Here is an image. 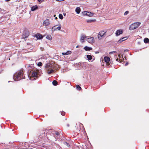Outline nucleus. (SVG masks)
Wrapping results in <instances>:
<instances>
[{
	"instance_id": "f257e3e1",
	"label": "nucleus",
	"mask_w": 149,
	"mask_h": 149,
	"mask_svg": "<svg viewBox=\"0 0 149 149\" xmlns=\"http://www.w3.org/2000/svg\"><path fill=\"white\" fill-rule=\"evenodd\" d=\"M25 68L27 69L29 74L31 73V76L34 77H37L38 75L37 69L36 68L30 65L29 64H27L25 65Z\"/></svg>"
},
{
	"instance_id": "f03ea898",
	"label": "nucleus",
	"mask_w": 149,
	"mask_h": 149,
	"mask_svg": "<svg viewBox=\"0 0 149 149\" xmlns=\"http://www.w3.org/2000/svg\"><path fill=\"white\" fill-rule=\"evenodd\" d=\"M24 70L22 69L17 71L13 76V79L15 81H18L22 79L25 78L24 75Z\"/></svg>"
},
{
	"instance_id": "7ed1b4c3",
	"label": "nucleus",
	"mask_w": 149,
	"mask_h": 149,
	"mask_svg": "<svg viewBox=\"0 0 149 149\" xmlns=\"http://www.w3.org/2000/svg\"><path fill=\"white\" fill-rule=\"evenodd\" d=\"M141 24V23L139 22H137L132 23L129 27V30H132L137 28Z\"/></svg>"
},
{
	"instance_id": "20e7f679",
	"label": "nucleus",
	"mask_w": 149,
	"mask_h": 149,
	"mask_svg": "<svg viewBox=\"0 0 149 149\" xmlns=\"http://www.w3.org/2000/svg\"><path fill=\"white\" fill-rule=\"evenodd\" d=\"M106 31H100L98 35V38L100 40L102 37H104L106 36Z\"/></svg>"
},
{
	"instance_id": "39448f33",
	"label": "nucleus",
	"mask_w": 149,
	"mask_h": 149,
	"mask_svg": "<svg viewBox=\"0 0 149 149\" xmlns=\"http://www.w3.org/2000/svg\"><path fill=\"white\" fill-rule=\"evenodd\" d=\"M54 65H52V64L47 63L45 65L46 70L47 71H48L49 70L54 68Z\"/></svg>"
},
{
	"instance_id": "423d86ee",
	"label": "nucleus",
	"mask_w": 149,
	"mask_h": 149,
	"mask_svg": "<svg viewBox=\"0 0 149 149\" xmlns=\"http://www.w3.org/2000/svg\"><path fill=\"white\" fill-rule=\"evenodd\" d=\"M82 13L84 15H86L89 17L93 16L94 14L90 12H87L86 11H84Z\"/></svg>"
},
{
	"instance_id": "0eeeda50",
	"label": "nucleus",
	"mask_w": 149,
	"mask_h": 149,
	"mask_svg": "<svg viewBox=\"0 0 149 149\" xmlns=\"http://www.w3.org/2000/svg\"><path fill=\"white\" fill-rule=\"evenodd\" d=\"M58 27H55L56 26H54L52 27V32H53L55 31L58 30H60L61 28V25L60 24H59L58 25Z\"/></svg>"
},
{
	"instance_id": "6e6552de",
	"label": "nucleus",
	"mask_w": 149,
	"mask_h": 149,
	"mask_svg": "<svg viewBox=\"0 0 149 149\" xmlns=\"http://www.w3.org/2000/svg\"><path fill=\"white\" fill-rule=\"evenodd\" d=\"M53 136L56 139L55 141H56V139L60 138V135L58 132L57 131H55V133L53 134Z\"/></svg>"
},
{
	"instance_id": "1a4fd4ad",
	"label": "nucleus",
	"mask_w": 149,
	"mask_h": 149,
	"mask_svg": "<svg viewBox=\"0 0 149 149\" xmlns=\"http://www.w3.org/2000/svg\"><path fill=\"white\" fill-rule=\"evenodd\" d=\"M104 59L107 65H110L109 62L110 61V58L108 56H105L104 58Z\"/></svg>"
},
{
	"instance_id": "9d476101",
	"label": "nucleus",
	"mask_w": 149,
	"mask_h": 149,
	"mask_svg": "<svg viewBox=\"0 0 149 149\" xmlns=\"http://www.w3.org/2000/svg\"><path fill=\"white\" fill-rule=\"evenodd\" d=\"M86 37V36L83 34H81V35L80 41L81 42L83 43L84 42V39Z\"/></svg>"
},
{
	"instance_id": "9b49d317",
	"label": "nucleus",
	"mask_w": 149,
	"mask_h": 149,
	"mask_svg": "<svg viewBox=\"0 0 149 149\" xmlns=\"http://www.w3.org/2000/svg\"><path fill=\"white\" fill-rule=\"evenodd\" d=\"M123 31L121 29L117 30L116 32V36H118L122 34L123 33Z\"/></svg>"
},
{
	"instance_id": "f8f14e48",
	"label": "nucleus",
	"mask_w": 149,
	"mask_h": 149,
	"mask_svg": "<svg viewBox=\"0 0 149 149\" xmlns=\"http://www.w3.org/2000/svg\"><path fill=\"white\" fill-rule=\"evenodd\" d=\"M87 41L89 43H93L94 42V38L93 37H91V38H88L87 39Z\"/></svg>"
},
{
	"instance_id": "ddd939ff",
	"label": "nucleus",
	"mask_w": 149,
	"mask_h": 149,
	"mask_svg": "<svg viewBox=\"0 0 149 149\" xmlns=\"http://www.w3.org/2000/svg\"><path fill=\"white\" fill-rule=\"evenodd\" d=\"M50 24V22L48 19H47L43 22V25L45 26H48Z\"/></svg>"
},
{
	"instance_id": "4468645a",
	"label": "nucleus",
	"mask_w": 149,
	"mask_h": 149,
	"mask_svg": "<svg viewBox=\"0 0 149 149\" xmlns=\"http://www.w3.org/2000/svg\"><path fill=\"white\" fill-rule=\"evenodd\" d=\"M84 49L86 51H88L92 50V48L91 47H89L88 46H85L84 47Z\"/></svg>"
},
{
	"instance_id": "2eb2a0df",
	"label": "nucleus",
	"mask_w": 149,
	"mask_h": 149,
	"mask_svg": "<svg viewBox=\"0 0 149 149\" xmlns=\"http://www.w3.org/2000/svg\"><path fill=\"white\" fill-rule=\"evenodd\" d=\"M36 37L38 39H41L43 38L42 36L40 34H38L37 35H36Z\"/></svg>"
},
{
	"instance_id": "dca6fc26",
	"label": "nucleus",
	"mask_w": 149,
	"mask_h": 149,
	"mask_svg": "<svg viewBox=\"0 0 149 149\" xmlns=\"http://www.w3.org/2000/svg\"><path fill=\"white\" fill-rule=\"evenodd\" d=\"M38 8V6L37 5H35L34 6L32 7L31 8V10L32 11H34L37 9Z\"/></svg>"
},
{
	"instance_id": "f3484780",
	"label": "nucleus",
	"mask_w": 149,
	"mask_h": 149,
	"mask_svg": "<svg viewBox=\"0 0 149 149\" xmlns=\"http://www.w3.org/2000/svg\"><path fill=\"white\" fill-rule=\"evenodd\" d=\"M75 11L77 14H79L81 11L80 8L78 7L76 8L75 9Z\"/></svg>"
},
{
	"instance_id": "a211bd4d",
	"label": "nucleus",
	"mask_w": 149,
	"mask_h": 149,
	"mask_svg": "<svg viewBox=\"0 0 149 149\" xmlns=\"http://www.w3.org/2000/svg\"><path fill=\"white\" fill-rule=\"evenodd\" d=\"M29 35L28 33H26L25 34H23L22 36V38H27Z\"/></svg>"
},
{
	"instance_id": "6ab92c4d",
	"label": "nucleus",
	"mask_w": 149,
	"mask_h": 149,
	"mask_svg": "<svg viewBox=\"0 0 149 149\" xmlns=\"http://www.w3.org/2000/svg\"><path fill=\"white\" fill-rule=\"evenodd\" d=\"M86 56L88 58V60L89 61H90L92 59V56L91 55H87Z\"/></svg>"
},
{
	"instance_id": "aec40b11",
	"label": "nucleus",
	"mask_w": 149,
	"mask_h": 149,
	"mask_svg": "<svg viewBox=\"0 0 149 149\" xmlns=\"http://www.w3.org/2000/svg\"><path fill=\"white\" fill-rule=\"evenodd\" d=\"M144 42L145 43H148L149 42V39L147 38H145L144 39Z\"/></svg>"
},
{
	"instance_id": "412c9836",
	"label": "nucleus",
	"mask_w": 149,
	"mask_h": 149,
	"mask_svg": "<svg viewBox=\"0 0 149 149\" xmlns=\"http://www.w3.org/2000/svg\"><path fill=\"white\" fill-rule=\"evenodd\" d=\"M95 21V19H88L86 21V22L87 23H91Z\"/></svg>"
},
{
	"instance_id": "4be33fe9",
	"label": "nucleus",
	"mask_w": 149,
	"mask_h": 149,
	"mask_svg": "<svg viewBox=\"0 0 149 149\" xmlns=\"http://www.w3.org/2000/svg\"><path fill=\"white\" fill-rule=\"evenodd\" d=\"M53 84L55 86H56L58 84V82L56 80H54L52 82Z\"/></svg>"
},
{
	"instance_id": "5701e85b",
	"label": "nucleus",
	"mask_w": 149,
	"mask_h": 149,
	"mask_svg": "<svg viewBox=\"0 0 149 149\" xmlns=\"http://www.w3.org/2000/svg\"><path fill=\"white\" fill-rule=\"evenodd\" d=\"M54 70L53 69H52L51 70H50V71H48L47 72V73L48 74H50L53 72H54Z\"/></svg>"
},
{
	"instance_id": "b1692460",
	"label": "nucleus",
	"mask_w": 149,
	"mask_h": 149,
	"mask_svg": "<svg viewBox=\"0 0 149 149\" xmlns=\"http://www.w3.org/2000/svg\"><path fill=\"white\" fill-rule=\"evenodd\" d=\"M76 88L79 91H80L81 89V87L79 86V85H77L76 86Z\"/></svg>"
},
{
	"instance_id": "393cba45",
	"label": "nucleus",
	"mask_w": 149,
	"mask_h": 149,
	"mask_svg": "<svg viewBox=\"0 0 149 149\" xmlns=\"http://www.w3.org/2000/svg\"><path fill=\"white\" fill-rule=\"evenodd\" d=\"M59 17L60 19H62L63 18V17L62 14H60L59 15Z\"/></svg>"
},
{
	"instance_id": "a878e982",
	"label": "nucleus",
	"mask_w": 149,
	"mask_h": 149,
	"mask_svg": "<svg viewBox=\"0 0 149 149\" xmlns=\"http://www.w3.org/2000/svg\"><path fill=\"white\" fill-rule=\"evenodd\" d=\"M47 131V133H48L49 134H50L51 132L52 131V130L51 129H49L46 130Z\"/></svg>"
},
{
	"instance_id": "bb28decb",
	"label": "nucleus",
	"mask_w": 149,
	"mask_h": 149,
	"mask_svg": "<svg viewBox=\"0 0 149 149\" xmlns=\"http://www.w3.org/2000/svg\"><path fill=\"white\" fill-rule=\"evenodd\" d=\"M78 134L80 133V128H77V130H76Z\"/></svg>"
},
{
	"instance_id": "cd10ccee",
	"label": "nucleus",
	"mask_w": 149,
	"mask_h": 149,
	"mask_svg": "<svg viewBox=\"0 0 149 149\" xmlns=\"http://www.w3.org/2000/svg\"><path fill=\"white\" fill-rule=\"evenodd\" d=\"M63 143L64 145H66L68 147H69L70 146L69 144L67 142H64Z\"/></svg>"
},
{
	"instance_id": "c85d7f7f",
	"label": "nucleus",
	"mask_w": 149,
	"mask_h": 149,
	"mask_svg": "<svg viewBox=\"0 0 149 149\" xmlns=\"http://www.w3.org/2000/svg\"><path fill=\"white\" fill-rule=\"evenodd\" d=\"M66 52V54L68 55V54H70L71 53V52L70 51H68Z\"/></svg>"
},
{
	"instance_id": "c756f323",
	"label": "nucleus",
	"mask_w": 149,
	"mask_h": 149,
	"mask_svg": "<svg viewBox=\"0 0 149 149\" xmlns=\"http://www.w3.org/2000/svg\"><path fill=\"white\" fill-rule=\"evenodd\" d=\"M38 65L39 66H41L42 65V63L41 62H39L38 63Z\"/></svg>"
},
{
	"instance_id": "7c9ffc66",
	"label": "nucleus",
	"mask_w": 149,
	"mask_h": 149,
	"mask_svg": "<svg viewBox=\"0 0 149 149\" xmlns=\"http://www.w3.org/2000/svg\"><path fill=\"white\" fill-rule=\"evenodd\" d=\"M129 13V11H125L124 13V15H127Z\"/></svg>"
},
{
	"instance_id": "2f4dec72",
	"label": "nucleus",
	"mask_w": 149,
	"mask_h": 149,
	"mask_svg": "<svg viewBox=\"0 0 149 149\" xmlns=\"http://www.w3.org/2000/svg\"><path fill=\"white\" fill-rule=\"evenodd\" d=\"M121 39L122 40V41H123L125 40H126L127 39V38H126V37H123V38H121Z\"/></svg>"
},
{
	"instance_id": "473e14b6",
	"label": "nucleus",
	"mask_w": 149,
	"mask_h": 149,
	"mask_svg": "<svg viewBox=\"0 0 149 149\" xmlns=\"http://www.w3.org/2000/svg\"><path fill=\"white\" fill-rule=\"evenodd\" d=\"M123 41H122V40L121 39H119L118 41V43H121Z\"/></svg>"
},
{
	"instance_id": "72a5a7b5",
	"label": "nucleus",
	"mask_w": 149,
	"mask_h": 149,
	"mask_svg": "<svg viewBox=\"0 0 149 149\" xmlns=\"http://www.w3.org/2000/svg\"><path fill=\"white\" fill-rule=\"evenodd\" d=\"M61 114L63 116H64L65 115V113L64 111H63L61 113Z\"/></svg>"
},
{
	"instance_id": "f704fd0d",
	"label": "nucleus",
	"mask_w": 149,
	"mask_h": 149,
	"mask_svg": "<svg viewBox=\"0 0 149 149\" xmlns=\"http://www.w3.org/2000/svg\"><path fill=\"white\" fill-rule=\"evenodd\" d=\"M51 36H47L46 37V38L50 40V38H51Z\"/></svg>"
},
{
	"instance_id": "c9c22d12",
	"label": "nucleus",
	"mask_w": 149,
	"mask_h": 149,
	"mask_svg": "<svg viewBox=\"0 0 149 149\" xmlns=\"http://www.w3.org/2000/svg\"><path fill=\"white\" fill-rule=\"evenodd\" d=\"M39 3H41L44 0H37Z\"/></svg>"
},
{
	"instance_id": "e433bc0d",
	"label": "nucleus",
	"mask_w": 149,
	"mask_h": 149,
	"mask_svg": "<svg viewBox=\"0 0 149 149\" xmlns=\"http://www.w3.org/2000/svg\"><path fill=\"white\" fill-rule=\"evenodd\" d=\"M42 132L43 133L42 134V136H43L45 135V132H44V131H42Z\"/></svg>"
},
{
	"instance_id": "4c0bfd02",
	"label": "nucleus",
	"mask_w": 149,
	"mask_h": 149,
	"mask_svg": "<svg viewBox=\"0 0 149 149\" xmlns=\"http://www.w3.org/2000/svg\"><path fill=\"white\" fill-rule=\"evenodd\" d=\"M62 54L63 55H67L66 52H63L62 53Z\"/></svg>"
},
{
	"instance_id": "58836bf2",
	"label": "nucleus",
	"mask_w": 149,
	"mask_h": 149,
	"mask_svg": "<svg viewBox=\"0 0 149 149\" xmlns=\"http://www.w3.org/2000/svg\"><path fill=\"white\" fill-rule=\"evenodd\" d=\"M64 0H56L58 1H64Z\"/></svg>"
},
{
	"instance_id": "ea45409f",
	"label": "nucleus",
	"mask_w": 149,
	"mask_h": 149,
	"mask_svg": "<svg viewBox=\"0 0 149 149\" xmlns=\"http://www.w3.org/2000/svg\"><path fill=\"white\" fill-rule=\"evenodd\" d=\"M128 64V62H127L125 64V66H127Z\"/></svg>"
},
{
	"instance_id": "a19ab883",
	"label": "nucleus",
	"mask_w": 149,
	"mask_h": 149,
	"mask_svg": "<svg viewBox=\"0 0 149 149\" xmlns=\"http://www.w3.org/2000/svg\"><path fill=\"white\" fill-rule=\"evenodd\" d=\"M128 51V49H125L124 50V52H127Z\"/></svg>"
},
{
	"instance_id": "79ce46f5",
	"label": "nucleus",
	"mask_w": 149,
	"mask_h": 149,
	"mask_svg": "<svg viewBox=\"0 0 149 149\" xmlns=\"http://www.w3.org/2000/svg\"><path fill=\"white\" fill-rule=\"evenodd\" d=\"M111 53H116V51H113L112 52H111Z\"/></svg>"
},
{
	"instance_id": "37998d69",
	"label": "nucleus",
	"mask_w": 149,
	"mask_h": 149,
	"mask_svg": "<svg viewBox=\"0 0 149 149\" xmlns=\"http://www.w3.org/2000/svg\"><path fill=\"white\" fill-rule=\"evenodd\" d=\"M116 61H120V60L118 58H117L116 59Z\"/></svg>"
},
{
	"instance_id": "c03bdc74",
	"label": "nucleus",
	"mask_w": 149,
	"mask_h": 149,
	"mask_svg": "<svg viewBox=\"0 0 149 149\" xmlns=\"http://www.w3.org/2000/svg\"><path fill=\"white\" fill-rule=\"evenodd\" d=\"M67 125L68 127H69L70 126V125L69 124H67Z\"/></svg>"
},
{
	"instance_id": "a18cd8bd",
	"label": "nucleus",
	"mask_w": 149,
	"mask_h": 149,
	"mask_svg": "<svg viewBox=\"0 0 149 149\" xmlns=\"http://www.w3.org/2000/svg\"><path fill=\"white\" fill-rule=\"evenodd\" d=\"M10 0H6L5 1H6V2H8V1H10Z\"/></svg>"
},
{
	"instance_id": "49530a36",
	"label": "nucleus",
	"mask_w": 149,
	"mask_h": 149,
	"mask_svg": "<svg viewBox=\"0 0 149 149\" xmlns=\"http://www.w3.org/2000/svg\"><path fill=\"white\" fill-rule=\"evenodd\" d=\"M79 45H77L76 47V48H78L79 47Z\"/></svg>"
},
{
	"instance_id": "de8ad7c7",
	"label": "nucleus",
	"mask_w": 149,
	"mask_h": 149,
	"mask_svg": "<svg viewBox=\"0 0 149 149\" xmlns=\"http://www.w3.org/2000/svg\"><path fill=\"white\" fill-rule=\"evenodd\" d=\"M120 54H118V56H119V57H120Z\"/></svg>"
},
{
	"instance_id": "09e8293b",
	"label": "nucleus",
	"mask_w": 149,
	"mask_h": 149,
	"mask_svg": "<svg viewBox=\"0 0 149 149\" xmlns=\"http://www.w3.org/2000/svg\"><path fill=\"white\" fill-rule=\"evenodd\" d=\"M79 125H82V126H83V124H81V123H79Z\"/></svg>"
},
{
	"instance_id": "8fccbe9b",
	"label": "nucleus",
	"mask_w": 149,
	"mask_h": 149,
	"mask_svg": "<svg viewBox=\"0 0 149 149\" xmlns=\"http://www.w3.org/2000/svg\"><path fill=\"white\" fill-rule=\"evenodd\" d=\"M98 53H99V52H95V53H96V54H97Z\"/></svg>"
},
{
	"instance_id": "3c124183",
	"label": "nucleus",
	"mask_w": 149,
	"mask_h": 149,
	"mask_svg": "<svg viewBox=\"0 0 149 149\" xmlns=\"http://www.w3.org/2000/svg\"><path fill=\"white\" fill-rule=\"evenodd\" d=\"M63 15L64 16H65L66 15V14L65 13H63Z\"/></svg>"
},
{
	"instance_id": "603ef678",
	"label": "nucleus",
	"mask_w": 149,
	"mask_h": 149,
	"mask_svg": "<svg viewBox=\"0 0 149 149\" xmlns=\"http://www.w3.org/2000/svg\"><path fill=\"white\" fill-rule=\"evenodd\" d=\"M55 19H57V17H56L55 18Z\"/></svg>"
},
{
	"instance_id": "864d4df0",
	"label": "nucleus",
	"mask_w": 149,
	"mask_h": 149,
	"mask_svg": "<svg viewBox=\"0 0 149 149\" xmlns=\"http://www.w3.org/2000/svg\"><path fill=\"white\" fill-rule=\"evenodd\" d=\"M56 15H54V17H55L56 16Z\"/></svg>"
},
{
	"instance_id": "5fc2aeb1",
	"label": "nucleus",
	"mask_w": 149,
	"mask_h": 149,
	"mask_svg": "<svg viewBox=\"0 0 149 149\" xmlns=\"http://www.w3.org/2000/svg\"><path fill=\"white\" fill-rule=\"evenodd\" d=\"M18 148H17V147L16 148H15V149H17Z\"/></svg>"
},
{
	"instance_id": "6e6d98bb",
	"label": "nucleus",
	"mask_w": 149,
	"mask_h": 149,
	"mask_svg": "<svg viewBox=\"0 0 149 149\" xmlns=\"http://www.w3.org/2000/svg\"><path fill=\"white\" fill-rule=\"evenodd\" d=\"M112 53H111V52H110V54H112Z\"/></svg>"
}]
</instances>
